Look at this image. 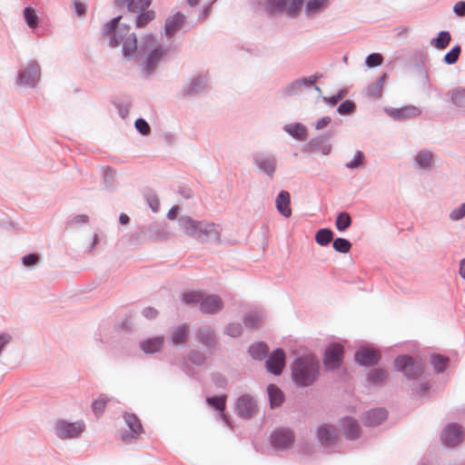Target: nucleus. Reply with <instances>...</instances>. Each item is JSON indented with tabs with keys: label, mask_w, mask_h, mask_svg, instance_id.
Wrapping results in <instances>:
<instances>
[{
	"label": "nucleus",
	"mask_w": 465,
	"mask_h": 465,
	"mask_svg": "<svg viewBox=\"0 0 465 465\" xmlns=\"http://www.w3.org/2000/svg\"><path fill=\"white\" fill-rule=\"evenodd\" d=\"M382 62H383V57L381 56V54H377V53L371 54L368 55L366 58V64L369 67L379 66L382 64Z\"/></svg>",
	"instance_id": "48"
},
{
	"label": "nucleus",
	"mask_w": 465,
	"mask_h": 465,
	"mask_svg": "<svg viewBox=\"0 0 465 465\" xmlns=\"http://www.w3.org/2000/svg\"><path fill=\"white\" fill-rule=\"evenodd\" d=\"M399 114H401L402 118H411L420 114V110L414 106H408L399 109Z\"/></svg>",
	"instance_id": "50"
},
{
	"label": "nucleus",
	"mask_w": 465,
	"mask_h": 465,
	"mask_svg": "<svg viewBox=\"0 0 465 465\" xmlns=\"http://www.w3.org/2000/svg\"><path fill=\"white\" fill-rule=\"evenodd\" d=\"M330 122L331 118L329 116H324L317 121V123L315 124V128L318 130L323 129L330 124Z\"/></svg>",
	"instance_id": "60"
},
{
	"label": "nucleus",
	"mask_w": 465,
	"mask_h": 465,
	"mask_svg": "<svg viewBox=\"0 0 465 465\" xmlns=\"http://www.w3.org/2000/svg\"><path fill=\"white\" fill-rule=\"evenodd\" d=\"M302 3L303 0H266L264 9L270 15L285 13L294 16L300 12Z\"/></svg>",
	"instance_id": "4"
},
{
	"label": "nucleus",
	"mask_w": 465,
	"mask_h": 465,
	"mask_svg": "<svg viewBox=\"0 0 465 465\" xmlns=\"http://www.w3.org/2000/svg\"><path fill=\"white\" fill-rule=\"evenodd\" d=\"M379 354L373 349L361 348L355 354V360L361 365H372L378 362Z\"/></svg>",
	"instance_id": "17"
},
{
	"label": "nucleus",
	"mask_w": 465,
	"mask_h": 465,
	"mask_svg": "<svg viewBox=\"0 0 465 465\" xmlns=\"http://www.w3.org/2000/svg\"><path fill=\"white\" fill-rule=\"evenodd\" d=\"M351 219L347 213H341L338 214L336 219V228L340 231H345L347 228L351 226Z\"/></svg>",
	"instance_id": "35"
},
{
	"label": "nucleus",
	"mask_w": 465,
	"mask_h": 465,
	"mask_svg": "<svg viewBox=\"0 0 465 465\" xmlns=\"http://www.w3.org/2000/svg\"><path fill=\"white\" fill-rule=\"evenodd\" d=\"M461 48L460 45L454 46L449 53L444 56V62L448 64H455L460 54Z\"/></svg>",
	"instance_id": "44"
},
{
	"label": "nucleus",
	"mask_w": 465,
	"mask_h": 465,
	"mask_svg": "<svg viewBox=\"0 0 465 465\" xmlns=\"http://www.w3.org/2000/svg\"><path fill=\"white\" fill-rule=\"evenodd\" d=\"M387 418V411L384 409L372 410L365 413L363 422L368 426H376Z\"/></svg>",
	"instance_id": "19"
},
{
	"label": "nucleus",
	"mask_w": 465,
	"mask_h": 465,
	"mask_svg": "<svg viewBox=\"0 0 465 465\" xmlns=\"http://www.w3.org/2000/svg\"><path fill=\"white\" fill-rule=\"evenodd\" d=\"M182 227L186 233L193 235L202 242L218 241L220 238L219 227L214 223L197 222L191 218H185L182 221Z\"/></svg>",
	"instance_id": "3"
},
{
	"label": "nucleus",
	"mask_w": 465,
	"mask_h": 465,
	"mask_svg": "<svg viewBox=\"0 0 465 465\" xmlns=\"http://www.w3.org/2000/svg\"><path fill=\"white\" fill-rule=\"evenodd\" d=\"M188 327L186 325H181L177 327L173 334L172 341L175 345H180L185 342L187 339Z\"/></svg>",
	"instance_id": "28"
},
{
	"label": "nucleus",
	"mask_w": 465,
	"mask_h": 465,
	"mask_svg": "<svg viewBox=\"0 0 465 465\" xmlns=\"http://www.w3.org/2000/svg\"><path fill=\"white\" fill-rule=\"evenodd\" d=\"M394 365L397 371H403L411 379L420 377L423 372V365L421 361H415L411 357L402 355L395 359Z\"/></svg>",
	"instance_id": "6"
},
{
	"label": "nucleus",
	"mask_w": 465,
	"mask_h": 465,
	"mask_svg": "<svg viewBox=\"0 0 465 465\" xmlns=\"http://www.w3.org/2000/svg\"><path fill=\"white\" fill-rule=\"evenodd\" d=\"M465 216V203L460 204L457 209L453 210L450 217L451 220L457 221Z\"/></svg>",
	"instance_id": "54"
},
{
	"label": "nucleus",
	"mask_w": 465,
	"mask_h": 465,
	"mask_svg": "<svg viewBox=\"0 0 465 465\" xmlns=\"http://www.w3.org/2000/svg\"><path fill=\"white\" fill-rule=\"evenodd\" d=\"M391 115L396 119H402L401 114H399V109H396L391 113Z\"/></svg>",
	"instance_id": "64"
},
{
	"label": "nucleus",
	"mask_w": 465,
	"mask_h": 465,
	"mask_svg": "<svg viewBox=\"0 0 465 465\" xmlns=\"http://www.w3.org/2000/svg\"><path fill=\"white\" fill-rule=\"evenodd\" d=\"M110 401V398L104 394L100 395L92 403V409L94 414L99 417L104 411L107 402Z\"/></svg>",
	"instance_id": "29"
},
{
	"label": "nucleus",
	"mask_w": 465,
	"mask_h": 465,
	"mask_svg": "<svg viewBox=\"0 0 465 465\" xmlns=\"http://www.w3.org/2000/svg\"><path fill=\"white\" fill-rule=\"evenodd\" d=\"M163 337H155L141 342L140 347L145 353H153L161 350Z\"/></svg>",
	"instance_id": "24"
},
{
	"label": "nucleus",
	"mask_w": 465,
	"mask_h": 465,
	"mask_svg": "<svg viewBox=\"0 0 465 465\" xmlns=\"http://www.w3.org/2000/svg\"><path fill=\"white\" fill-rule=\"evenodd\" d=\"M136 129L143 135H147L150 134V126L146 121L143 119H138L135 122Z\"/></svg>",
	"instance_id": "53"
},
{
	"label": "nucleus",
	"mask_w": 465,
	"mask_h": 465,
	"mask_svg": "<svg viewBox=\"0 0 465 465\" xmlns=\"http://www.w3.org/2000/svg\"><path fill=\"white\" fill-rule=\"evenodd\" d=\"M37 262H38V256L36 254H34V253L25 255L23 258V263L25 266L35 265Z\"/></svg>",
	"instance_id": "56"
},
{
	"label": "nucleus",
	"mask_w": 465,
	"mask_h": 465,
	"mask_svg": "<svg viewBox=\"0 0 465 465\" xmlns=\"http://www.w3.org/2000/svg\"><path fill=\"white\" fill-rule=\"evenodd\" d=\"M237 411L244 418L252 417L256 411V402L252 397L243 395L238 399Z\"/></svg>",
	"instance_id": "14"
},
{
	"label": "nucleus",
	"mask_w": 465,
	"mask_h": 465,
	"mask_svg": "<svg viewBox=\"0 0 465 465\" xmlns=\"http://www.w3.org/2000/svg\"><path fill=\"white\" fill-rule=\"evenodd\" d=\"M143 314L144 317H146L148 319H153L157 316L158 312L156 309H154L153 307H147L143 311Z\"/></svg>",
	"instance_id": "58"
},
{
	"label": "nucleus",
	"mask_w": 465,
	"mask_h": 465,
	"mask_svg": "<svg viewBox=\"0 0 465 465\" xmlns=\"http://www.w3.org/2000/svg\"><path fill=\"white\" fill-rule=\"evenodd\" d=\"M459 273H460V277L465 279V258L462 259L460 262Z\"/></svg>",
	"instance_id": "62"
},
{
	"label": "nucleus",
	"mask_w": 465,
	"mask_h": 465,
	"mask_svg": "<svg viewBox=\"0 0 465 465\" xmlns=\"http://www.w3.org/2000/svg\"><path fill=\"white\" fill-rule=\"evenodd\" d=\"M206 81L203 77L194 79L191 84L189 94L200 92L205 86Z\"/></svg>",
	"instance_id": "51"
},
{
	"label": "nucleus",
	"mask_w": 465,
	"mask_h": 465,
	"mask_svg": "<svg viewBox=\"0 0 465 465\" xmlns=\"http://www.w3.org/2000/svg\"><path fill=\"white\" fill-rule=\"evenodd\" d=\"M267 351L268 347L262 342L254 343L249 349L250 354L256 360H262L267 354Z\"/></svg>",
	"instance_id": "32"
},
{
	"label": "nucleus",
	"mask_w": 465,
	"mask_h": 465,
	"mask_svg": "<svg viewBox=\"0 0 465 465\" xmlns=\"http://www.w3.org/2000/svg\"><path fill=\"white\" fill-rule=\"evenodd\" d=\"M333 238V232L330 229H321L315 235V241L318 244L325 246L329 244Z\"/></svg>",
	"instance_id": "31"
},
{
	"label": "nucleus",
	"mask_w": 465,
	"mask_h": 465,
	"mask_svg": "<svg viewBox=\"0 0 465 465\" xmlns=\"http://www.w3.org/2000/svg\"><path fill=\"white\" fill-rule=\"evenodd\" d=\"M450 94L453 104L458 107H465V90L455 89Z\"/></svg>",
	"instance_id": "38"
},
{
	"label": "nucleus",
	"mask_w": 465,
	"mask_h": 465,
	"mask_svg": "<svg viewBox=\"0 0 465 465\" xmlns=\"http://www.w3.org/2000/svg\"><path fill=\"white\" fill-rule=\"evenodd\" d=\"M285 366V353L282 349L275 350L266 361L267 371L274 375H280Z\"/></svg>",
	"instance_id": "10"
},
{
	"label": "nucleus",
	"mask_w": 465,
	"mask_h": 465,
	"mask_svg": "<svg viewBox=\"0 0 465 465\" xmlns=\"http://www.w3.org/2000/svg\"><path fill=\"white\" fill-rule=\"evenodd\" d=\"M74 9L78 15H84L86 13V5L80 1L74 2Z\"/></svg>",
	"instance_id": "59"
},
{
	"label": "nucleus",
	"mask_w": 465,
	"mask_h": 465,
	"mask_svg": "<svg viewBox=\"0 0 465 465\" xmlns=\"http://www.w3.org/2000/svg\"><path fill=\"white\" fill-rule=\"evenodd\" d=\"M85 430L84 421L67 422L58 420L55 425V433L61 439H72L80 436Z\"/></svg>",
	"instance_id": "7"
},
{
	"label": "nucleus",
	"mask_w": 465,
	"mask_h": 465,
	"mask_svg": "<svg viewBox=\"0 0 465 465\" xmlns=\"http://www.w3.org/2000/svg\"><path fill=\"white\" fill-rule=\"evenodd\" d=\"M200 308L203 312L215 313L223 308V302L221 298L216 295L203 296Z\"/></svg>",
	"instance_id": "16"
},
{
	"label": "nucleus",
	"mask_w": 465,
	"mask_h": 465,
	"mask_svg": "<svg viewBox=\"0 0 465 465\" xmlns=\"http://www.w3.org/2000/svg\"><path fill=\"white\" fill-rule=\"evenodd\" d=\"M319 373V362L313 356L297 359L292 366V378L299 386H308L314 382Z\"/></svg>",
	"instance_id": "2"
},
{
	"label": "nucleus",
	"mask_w": 465,
	"mask_h": 465,
	"mask_svg": "<svg viewBox=\"0 0 465 465\" xmlns=\"http://www.w3.org/2000/svg\"><path fill=\"white\" fill-rule=\"evenodd\" d=\"M203 294L200 292L191 291L183 294V301L186 304H196L201 303Z\"/></svg>",
	"instance_id": "41"
},
{
	"label": "nucleus",
	"mask_w": 465,
	"mask_h": 465,
	"mask_svg": "<svg viewBox=\"0 0 465 465\" xmlns=\"http://www.w3.org/2000/svg\"><path fill=\"white\" fill-rule=\"evenodd\" d=\"M261 321H262V316L258 312L249 313L244 319L245 324L250 327L258 326L260 324Z\"/></svg>",
	"instance_id": "47"
},
{
	"label": "nucleus",
	"mask_w": 465,
	"mask_h": 465,
	"mask_svg": "<svg viewBox=\"0 0 465 465\" xmlns=\"http://www.w3.org/2000/svg\"><path fill=\"white\" fill-rule=\"evenodd\" d=\"M121 16L112 19L104 25V34L111 37L110 46L116 47L123 45V53L125 56L133 55L137 50V40L134 33L129 34V27L126 25L120 26L119 21Z\"/></svg>",
	"instance_id": "1"
},
{
	"label": "nucleus",
	"mask_w": 465,
	"mask_h": 465,
	"mask_svg": "<svg viewBox=\"0 0 465 465\" xmlns=\"http://www.w3.org/2000/svg\"><path fill=\"white\" fill-rule=\"evenodd\" d=\"M316 76H312L308 78H303L301 80H297L292 84H290L284 90V93L287 95H295L301 93L302 87H312L313 86L315 90L321 93V88L315 85Z\"/></svg>",
	"instance_id": "12"
},
{
	"label": "nucleus",
	"mask_w": 465,
	"mask_h": 465,
	"mask_svg": "<svg viewBox=\"0 0 465 465\" xmlns=\"http://www.w3.org/2000/svg\"><path fill=\"white\" fill-rule=\"evenodd\" d=\"M441 440L447 446H456L463 440V431L456 423L449 424L443 430Z\"/></svg>",
	"instance_id": "9"
},
{
	"label": "nucleus",
	"mask_w": 465,
	"mask_h": 465,
	"mask_svg": "<svg viewBox=\"0 0 465 465\" xmlns=\"http://www.w3.org/2000/svg\"><path fill=\"white\" fill-rule=\"evenodd\" d=\"M25 18L26 21V24L31 28H35L38 25V17L35 14V11L31 7H25L24 10Z\"/></svg>",
	"instance_id": "40"
},
{
	"label": "nucleus",
	"mask_w": 465,
	"mask_h": 465,
	"mask_svg": "<svg viewBox=\"0 0 465 465\" xmlns=\"http://www.w3.org/2000/svg\"><path fill=\"white\" fill-rule=\"evenodd\" d=\"M119 221L122 224H127L129 223V217L125 213H122L119 217Z\"/></svg>",
	"instance_id": "63"
},
{
	"label": "nucleus",
	"mask_w": 465,
	"mask_h": 465,
	"mask_svg": "<svg viewBox=\"0 0 465 465\" xmlns=\"http://www.w3.org/2000/svg\"><path fill=\"white\" fill-rule=\"evenodd\" d=\"M342 429L346 437L350 440L356 439L360 434V428L356 420L351 418L342 420Z\"/></svg>",
	"instance_id": "22"
},
{
	"label": "nucleus",
	"mask_w": 465,
	"mask_h": 465,
	"mask_svg": "<svg viewBox=\"0 0 465 465\" xmlns=\"http://www.w3.org/2000/svg\"><path fill=\"white\" fill-rule=\"evenodd\" d=\"M451 40V36L449 32L441 31L438 37L432 40L433 45L438 49H445Z\"/></svg>",
	"instance_id": "33"
},
{
	"label": "nucleus",
	"mask_w": 465,
	"mask_h": 465,
	"mask_svg": "<svg viewBox=\"0 0 465 465\" xmlns=\"http://www.w3.org/2000/svg\"><path fill=\"white\" fill-rule=\"evenodd\" d=\"M333 248L336 252L347 253L351 248V243L344 238H337L333 241Z\"/></svg>",
	"instance_id": "39"
},
{
	"label": "nucleus",
	"mask_w": 465,
	"mask_h": 465,
	"mask_svg": "<svg viewBox=\"0 0 465 465\" xmlns=\"http://www.w3.org/2000/svg\"><path fill=\"white\" fill-rule=\"evenodd\" d=\"M384 76L378 79L373 84L368 88V95L373 98H380L382 94V86Z\"/></svg>",
	"instance_id": "37"
},
{
	"label": "nucleus",
	"mask_w": 465,
	"mask_h": 465,
	"mask_svg": "<svg viewBox=\"0 0 465 465\" xmlns=\"http://www.w3.org/2000/svg\"><path fill=\"white\" fill-rule=\"evenodd\" d=\"M453 11L459 16H465V2L460 1L455 4Z\"/></svg>",
	"instance_id": "57"
},
{
	"label": "nucleus",
	"mask_w": 465,
	"mask_h": 465,
	"mask_svg": "<svg viewBox=\"0 0 465 465\" xmlns=\"http://www.w3.org/2000/svg\"><path fill=\"white\" fill-rule=\"evenodd\" d=\"M293 442L292 433L285 429L275 430L272 434V444L278 449H285Z\"/></svg>",
	"instance_id": "13"
},
{
	"label": "nucleus",
	"mask_w": 465,
	"mask_h": 465,
	"mask_svg": "<svg viewBox=\"0 0 465 465\" xmlns=\"http://www.w3.org/2000/svg\"><path fill=\"white\" fill-rule=\"evenodd\" d=\"M241 332H242V327L238 323H232V324L228 325V327H227V333L230 336L237 337L241 334Z\"/></svg>",
	"instance_id": "55"
},
{
	"label": "nucleus",
	"mask_w": 465,
	"mask_h": 465,
	"mask_svg": "<svg viewBox=\"0 0 465 465\" xmlns=\"http://www.w3.org/2000/svg\"><path fill=\"white\" fill-rule=\"evenodd\" d=\"M179 208L177 206L172 207L168 212V218L174 219L178 213Z\"/></svg>",
	"instance_id": "61"
},
{
	"label": "nucleus",
	"mask_w": 465,
	"mask_h": 465,
	"mask_svg": "<svg viewBox=\"0 0 465 465\" xmlns=\"http://www.w3.org/2000/svg\"><path fill=\"white\" fill-rule=\"evenodd\" d=\"M198 337L203 344L209 346L213 341V331L209 327H203L198 331Z\"/></svg>",
	"instance_id": "36"
},
{
	"label": "nucleus",
	"mask_w": 465,
	"mask_h": 465,
	"mask_svg": "<svg viewBox=\"0 0 465 465\" xmlns=\"http://www.w3.org/2000/svg\"><path fill=\"white\" fill-rule=\"evenodd\" d=\"M143 49L147 53L145 57V67L148 71H152L154 65L161 60L163 55V49L157 45L152 35H147L143 40Z\"/></svg>",
	"instance_id": "5"
},
{
	"label": "nucleus",
	"mask_w": 465,
	"mask_h": 465,
	"mask_svg": "<svg viewBox=\"0 0 465 465\" xmlns=\"http://www.w3.org/2000/svg\"><path fill=\"white\" fill-rule=\"evenodd\" d=\"M364 159V155L361 152L358 151L355 153L353 159L346 164L348 168L353 169L361 165Z\"/></svg>",
	"instance_id": "52"
},
{
	"label": "nucleus",
	"mask_w": 465,
	"mask_h": 465,
	"mask_svg": "<svg viewBox=\"0 0 465 465\" xmlns=\"http://www.w3.org/2000/svg\"><path fill=\"white\" fill-rule=\"evenodd\" d=\"M343 348L340 344H331L326 351L323 363L326 369L335 370L340 367L342 361Z\"/></svg>",
	"instance_id": "8"
},
{
	"label": "nucleus",
	"mask_w": 465,
	"mask_h": 465,
	"mask_svg": "<svg viewBox=\"0 0 465 465\" xmlns=\"http://www.w3.org/2000/svg\"><path fill=\"white\" fill-rule=\"evenodd\" d=\"M330 0H306L305 12L308 15H315L329 6Z\"/></svg>",
	"instance_id": "23"
},
{
	"label": "nucleus",
	"mask_w": 465,
	"mask_h": 465,
	"mask_svg": "<svg viewBox=\"0 0 465 465\" xmlns=\"http://www.w3.org/2000/svg\"><path fill=\"white\" fill-rule=\"evenodd\" d=\"M355 107L356 106L353 102L347 100L339 105L338 112L341 114H349L354 112Z\"/></svg>",
	"instance_id": "49"
},
{
	"label": "nucleus",
	"mask_w": 465,
	"mask_h": 465,
	"mask_svg": "<svg viewBox=\"0 0 465 465\" xmlns=\"http://www.w3.org/2000/svg\"><path fill=\"white\" fill-rule=\"evenodd\" d=\"M207 403L218 410L219 411H223L225 409L226 397L225 396H218V397H211L207 398Z\"/></svg>",
	"instance_id": "43"
},
{
	"label": "nucleus",
	"mask_w": 465,
	"mask_h": 465,
	"mask_svg": "<svg viewBox=\"0 0 465 465\" xmlns=\"http://www.w3.org/2000/svg\"><path fill=\"white\" fill-rule=\"evenodd\" d=\"M154 17V13L153 11H146L141 13L136 19V25L138 27L145 26Z\"/></svg>",
	"instance_id": "45"
},
{
	"label": "nucleus",
	"mask_w": 465,
	"mask_h": 465,
	"mask_svg": "<svg viewBox=\"0 0 465 465\" xmlns=\"http://www.w3.org/2000/svg\"><path fill=\"white\" fill-rule=\"evenodd\" d=\"M430 362L437 372H442L448 365L449 359L441 355L435 354L431 356Z\"/></svg>",
	"instance_id": "34"
},
{
	"label": "nucleus",
	"mask_w": 465,
	"mask_h": 465,
	"mask_svg": "<svg viewBox=\"0 0 465 465\" xmlns=\"http://www.w3.org/2000/svg\"><path fill=\"white\" fill-rule=\"evenodd\" d=\"M368 377L372 383L378 384L385 381L388 377V374L384 370L376 369L370 371Z\"/></svg>",
	"instance_id": "42"
},
{
	"label": "nucleus",
	"mask_w": 465,
	"mask_h": 465,
	"mask_svg": "<svg viewBox=\"0 0 465 465\" xmlns=\"http://www.w3.org/2000/svg\"><path fill=\"white\" fill-rule=\"evenodd\" d=\"M276 209L277 211L288 218L292 215V208H291V196L287 191H282L278 194L276 201Z\"/></svg>",
	"instance_id": "18"
},
{
	"label": "nucleus",
	"mask_w": 465,
	"mask_h": 465,
	"mask_svg": "<svg viewBox=\"0 0 465 465\" xmlns=\"http://www.w3.org/2000/svg\"><path fill=\"white\" fill-rule=\"evenodd\" d=\"M115 4L118 6L127 5L132 12H142L151 5V0H115Z\"/></svg>",
	"instance_id": "20"
},
{
	"label": "nucleus",
	"mask_w": 465,
	"mask_h": 465,
	"mask_svg": "<svg viewBox=\"0 0 465 465\" xmlns=\"http://www.w3.org/2000/svg\"><path fill=\"white\" fill-rule=\"evenodd\" d=\"M432 153L428 151L420 152L416 157L415 162L420 168H428L432 163Z\"/></svg>",
	"instance_id": "30"
},
{
	"label": "nucleus",
	"mask_w": 465,
	"mask_h": 465,
	"mask_svg": "<svg viewBox=\"0 0 465 465\" xmlns=\"http://www.w3.org/2000/svg\"><path fill=\"white\" fill-rule=\"evenodd\" d=\"M336 437L335 430L328 425L321 426L318 430V438L322 444L331 442Z\"/></svg>",
	"instance_id": "27"
},
{
	"label": "nucleus",
	"mask_w": 465,
	"mask_h": 465,
	"mask_svg": "<svg viewBox=\"0 0 465 465\" xmlns=\"http://www.w3.org/2000/svg\"><path fill=\"white\" fill-rule=\"evenodd\" d=\"M259 166L269 175H272L276 168L275 161L273 159H262L259 162Z\"/></svg>",
	"instance_id": "46"
},
{
	"label": "nucleus",
	"mask_w": 465,
	"mask_h": 465,
	"mask_svg": "<svg viewBox=\"0 0 465 465\" xmlns=\"http://www.w3.org/2000/svg\"><path fill=\"white\" fill-rule=\"evenodd\" d=\"M124 420L130 429V432L122 434L123 440L126 441L129 440L137 439L141 434L143 433L142 423L136 415L133 413H127L124 415Z\"/></svg>",
	"instance_id": "11"
},
{
	"label": "nucleus",
	"mask_w": 465,
	"mask_h": 465,
	"mask_svg": "<svg viewBox=\"0 0 465 465\" xmlns=\"http://www.w3.org/2000/svg\"><path fill=\"white\" fill-rule=\"evenodd\" d=\"M39 68L36 64H30L19 74L18 83L22 85L35 84L39 79Z\"/></svg>",
	"instance_id": "15"
},
{
	"label": "nucleus",
	"mask_w": 465,
	"mask_h": 465,
	"mask_svg": "<svg viewBox=\"0 0 465 465\" xmlns=\"http://www.w3.org/2000/svg\"><path fill=\"white\" fill-rule=\"evenodd\" d=\"M185 17L183 15L178 13L173 16L169 17L165 23V32L171 35L176 33L183 25Z\"/></svg>",
	"instance_id": "21"
},
{
	"label": "nucleus",
	"mask_w": 465,
	"mask_h": 465,
	"mask_svg": "<svg viewBox=\"0 0 465 465\" xmlns=\"http://www.w3.org/2000/svg\"><path fill=\"white\" fill-rule=\"evenodd\" d=\"M284 130L298 140L304 141L307 139V130L305 126L301 124H287Z\"/></svg>",
	"instance_id": "25"
},
{
	"label": "nucleus",
	"mask_w": 465,
	"mask_h": 465,
	"mask_svg": "<svg viewBox=\"0 0 465 465\" xmlns=\"http://www.w3.org/2000/svg\"><path fill=\"white\" fill-rule=\"evenodd\" d=\"M267 391L271 406L272 408L280 406L283 401V393L282 391L273 384L269 385Z\"/></svg>",
	"instance_id": "26"
}]
</instances>
